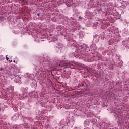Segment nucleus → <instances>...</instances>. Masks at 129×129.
Returning <instances> with one entry per match:
<instances>
[{
  "label": "nucleus",
  "mask_w": 129,
  "mask_h": 129,
  "mask_svg": "<svg viewBox=\"0 0 129 129\" xmlns=\"http://www.w3.org/2000/svg\"><path fill=\"white\" fill-rule=\"evenodd\" d=\"M88 62H91V60H90V61H89Z\"/></svg>",
  "instance_id": "22"
},
{
  "label": "nucleus",
  "mask_w": 129,
  "mask_h": 129,
  "mask_svg": "<svg viewBox=\"0 0 129 129\" xmlns=\"http://www.w3.org/2000/svg\"><path fill=\"white\" fill-rule=\"evenodd\" d=\"M124 32H124L125 34H126V35H128V29H125L124 30Z\"/></svg>",
  "instance_id": "10"
},
{
  "label": "nucleus",
  "mask_w": 129,
  "mask_h": 129,
  "mask_svg": "<svg viewBox=\"0 0 129 129\" xmlns=\"http://www.w3.org/2000/svg\"><path fill=\"white\" fill-rule=\"evenodd\" d=\"M84 123V124H87V121H85Z\"/></svg>",
  "instance_id": "13"
},
{
  "label": "nucleus",
  "mask_w": 129,
  "mask_h": 129,
  "mask_svg": "<svg viewBox=\"0 0 129 129\" xmlns=\"http://www.w3.org/2000/svg\"><path fill=\"white\" fill-rule=\"evenodd\" d=\"M128 42H129V38H128Z\"/></svg>",
  "instance_id": "21"
},
{
  "label": "nucleus",
  "mask_w": 129,
  "mask_h": 129,
  "mask_svg": "<svg viewBox=\"0 0 129 129\" xmlns=\"http://www.w3.org/2000/svg\"><path fill=\"white\" fill-rule=\"evenodd\" d=\"M100 22H101V24H103V21H101Z\"/></svg>",
  "instance_id": "18"
},
{
  "label": "nucleus",
  "mask_w": 129,
  "mask_h": 129,
  "mask_svg": "<svg viewBox=\"0 0 129 129\" xmlns=\"http://www.w3.org/2000/svg\"><path fill=\"white\" fill-rule=\"evenodd\" d=\"M66 65H67V66H68L69 67H70V68H71V66H70V62L69 61H66Z\"/></svg>",
  "instance_id": "8"
},
{
  "label": "nucleus",
  "mask_w": 129,
  "mask_h": 129,
  "mask_svg": "<svg viewBox=\"0 0 129 129\" xmlns=\"http://www.w3.org/2000/svg\"><path fill=\"white\" fill-rule=\"evenodd\" d=\"M122 65V63H119V66H121Z\"/></svg>",
  "instance_id": "17"
},
{
  "label": "nucleus",
  "mask_w": 129,
  "mask_h": 129,
  "mask_svg": "<svg viewBox=\"0 0 129 129\" xmlns=\"http://www.w3.org/2000/svg\"><path fill=\"white\" fill-rule=\"evenodd\" d=\"M3 70H4V68H1L0 71H3Z\"/></svg>",
  "instance_id": "12"
},
{
  "label": "nucleus",
  "mask_w": 129,
  "mask_h": 129,
  "mask_svg": "<svg viewBox=\"0 0 129 129\" xmlns=\"http://www.w3.org/2000/svg\"><path fill=\"white\" fill-rule=\"evenodd\" d=\"M6 57L7 61H9V57H8V55H6Z\"/></svg>",
  "instance_id": "11"
},
{
  "label": "nucleus",
  "mask_w": 129,
  "mask_h": 129,
  "mask_svg": "<svg viewBox=\"0 0 129 129\" xmlns=\"http://www.w3.org/2000/svg\"><path fill=\"white\" fill-rule=\"evenodd\" d=\"M10 62H13V60H9Z\"/></svg>",
  "instance_id": "20"
},
{
  "label": "nucleus",
  "mask_w": 129,
  "mask_h": 129,
  "mask_svg": "<svg viewBox=\"0 0 129 129\" xmlns=\"http://www.w3.org/2000/svg\"><path fill=\"white\" fill-rule=\"evenodd\" d=\"M82 50L83 52H85L86 50H88V47L84 44H82L80 45V48H79V52H81L82 51Z\"/></svg>",
  "instance_id": "1"
},
{
  "label": "nucleus",
  "mask_w": 129,
  "mask_h": 129,
  "mask_svg": "<svg viewBox=\"0 0 129 129\" xmlns=\"http://www.w3.org/2000/svg\"><path fill=\"white\" fill-rule=\"evenodd\" d=\"M14 63H16V60L13 61Z\"/></svg>",
  "instance_id": "19"
},
{
  "label": "nucleus",
  "mask_w": 129,
  "mask_h": 129,
  "mask_svg": "<svg viewBox=\"0 0 129 129\" xmlns=\"http://www.w3.org/2000/svg\"><path fill=\"white\" fill-rule=\"evenodd\" d=\"M28 92V91H27V89H24V92H23L21 94V96L23 97V98H26L27 97V93Z\"/></svg>",
  "instance_id": "4"
},
{
  "label": "nucleus",
  "mask_w": 129,
  "mask_h": 129,
  "mask_svg": "<svg viewBox=\"0 0 129 129\" xmlns=\"http://www.w3.org/2000/svg\"><path fill=\"white\" fill-rule=\"evenodd\" d=\"M20 81H21V77L17 76V77L16 78V82H20Z\"/></svg>",
  "instance_id": "9"
},
{
  "label": "nucleus",
  "mask_w": 129,
  "mask_h": 129,
  "mask_svg": "<svg viewBox=\"0 0 129 129\" xmlns=\"http://www.w3.org/2000/svg\"><path fill=\"white\" fill-rule=\"evenodd\" d=\"M74 129H80V128L78 127H76L74 128Z\"/></svg>",
  "instance_id": "14"
},
{
  "label": "nucleus",
  "mask_w": 129,
  "mask_h": 129,
  "mask_svg": "<svg viewBox=\"0 0 129 129\" xmlns=\"http://www.w3.org/2000/svg\"><path fill=\"white\" fill-rule=\"evenodd\" d=\"M29 96H31L32 98H37L38 97V93L36 92H32L29 93Z\"/></svg>",
  "instance_id": "2"
},
{
  "label": "nucleus",
  "mask_w": 129,
  "mask_h": 129,
  "mask_svg": "<svg viewBox=\"0 0 129 129\" xmlns=\"http://www.w3.org/2000/svg\"><path fill=\"white\" fill-rule=\"evenodd\" d=\"M11 119H12L13 121H16V120L19 119V115L18 114L14 115L12 117Z\"/></svg>",
  "instance_id": "3"
},
{
  "label": "nucleus",
  "mask_w": 129,
  "mask_h": 129,
  "mask_svg": "<svg viewBox=\"0 0 129 129\" xmlns=\"http://www.w3.org/2000/svg\"><path fill=\"white\" fill-rule=\"evenodd\" d=\"M78 55H82V52H81L80 53H78Z\"/></svg>",
  "instance_id": "15"
},
{
  "label": "nucleus",
  "mask_w": 129,
  "mask_h": 129,
  "mask_svg": "<svg viewBox=\"0 0 129 129\" xmlns=\"http://www.w3.org/2000/svg\"><path fill=\"white\" fill-rule=\"evenodd\" d=\"M8 90H12V91H14V86H10L8 88H7Z\"/></svg>",
  "instance_id": "7"
},
{
  "label": "nucleus",
  "mask_w": 129,
  "mask_h": 129,
  "mask_svg": "<svg viewBox=\"0 0 129 129\" xmlns=\"http://www.w3.org/2000/svg\"><path fill=\"white\" fill-rule=\"evenodd\" d=\"M37 16H38V17H40V13H38Z\"/></svg>",
  "instance_id": "16"
},
{
  "label": "nucleus",
  "mask_w": 129,
  "mask_h": 129,
  "mask_svg": "<svg viewBox=\"0 0 129 129\" xmlns=\"http://www.w3.org/2000/svg\"><path fill=\"white\" fill-rule=\"evenodd\" d=\"M96 46L95 45H93L91 46V51H96Z\"/></svg>",
  "instance_id": "6"
},
{
  "label": "nucleus",
  "mask_w": 129,
  "mask_h": 129,
  "mask_svg": "<svg viewBox=\"0 0 129 129\" xmlns=\"http://www.w3.org/2000/svg\"><path fill=\"white\" fill-rule=\"evenodd\" d=\"M31 86L32 87H36L37 86V82L34 80L31 84Z\"/></svg>",
  "instance_id": "5"
}]
</instances>
